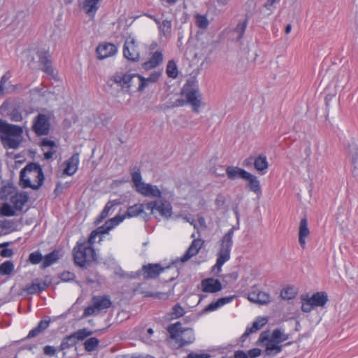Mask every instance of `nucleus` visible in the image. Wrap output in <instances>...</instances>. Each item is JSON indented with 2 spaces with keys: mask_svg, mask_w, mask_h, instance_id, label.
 I'll list each match as a JSON object with an SVG mask.
<instances>
[{
  "mask_svg": "<svg viewBox=\"0 0 358 358\" xmlns=\"http://www.w3.org/2000/svg\"><path fill=\"white\" fill-rule=\"evenodd\" d=\"M60 278L64 282H70L74 280L76 275L71 271H64L61 274Z\"/></svg>",
  "mask_w": 358,
  "mask_h": 358,
  "instance_id": "nucleus-55",
  "label": "nucleus"
},
{
  "mask_svg": "<svg viewBox=\"0 0 358 358\" xmlns=\"http://www.w3.org/2000/svg\"><path fill=\"white\" fill-rule=\"evenodd\" d=\"M97 310L96 308H95V304L93 303V305L88 306L84 310L83 317H87L92 315L95 313V311Z\"/></svg>",
  "mask_w": 358,
  "mask_h": 358,
  "instance_id": "nucleus-61",
  "label": "nucleus"
},
{
  "mask_svg": "<svg viewBox=\"0 0 358 358\" xmlns=\"http://www.w3.org/2000/svg\"><path fill=\"white\" fill-rule=\"evenodd\" d=\"M210 171L217 177H224L227 176V168L223 165H215L211 168Z\"/></svg>",
  "mask_w": 358,
  "mask_h": 358,
  "instance_id": "nucleus-48",
  "label": "nucleus"
},
{
  "mask_svg": "<svg viewBox=\"0 0 358 358\" xmlns=\"http://www.w3.org/2000/svg\"><path fill=\"white\" fill-rule=\"evenodd\" d=\"M262 354V350L259 348H252L248 352V358H256L260 356Z\"/></svg>",
  "mask_w": 358,
  "mask_h": 358,
  "instance_id": "nucleus-62",
  "label": "nucleus"
},
{
  "mask_svg": "<svg viewBox=\"0 0 358 358\" xmlns=\"http://www.w3.org/2000/svg\"><path fill=\"white\" fill-rule=\"evenodd\" d=\"M171 268V266H162L160 264H144L141 270L136 272V275L139 276L143 273V278L145 280L155 279L159 275Z\"/></svg>",
  "mask_w": 358,
  "mask_h": 358,
  "instance_id": "nucleus-8",
  "label": "nucleus"
},
{
  "mask_svg": "<svg viewBox=\"0 0 358 358\" xmlns=\"http://www.w3.org/2000/svg\"><path fill=\"white\" fill-rule=\"evenodd\" d=\"M234 298V295L220 298L217 301H213L210 303H209L207 306L205 307L203 311L204 313L215 311L219 308L223 306L224 305L232 302Z\"/></svg>",
  "mask_w": 358,
  "mask_h": 358,
  "instance_id": "nucleus-24",
  "label": "nucleus"
},
{
  "mask_svg": "<svg viewBox=\"0 0 358 358\" xmlns=\"http://www.w3.org/2000/svg\"><path fill=\"white\" fill-rule=\"evenodd\" d=\"M27 13L24 11H20L17 13L15 19L13 20L11 24L14 28L23 29L24 27L28 25L26 17Z\"/></svg>",
  "mask_w": 358,
  "mask_h": 358,
  "instance_id": "nucleus-36",
  "label": "nucleus"
},
{
  "mask_svg": "<svg viewBox=\"0 0 358 358\" xmlns=\"http://www.w3.org/2000/svg\"><path fill=\"white\" fill-rule=\"evenodd\" d=\"M78 343L73 334L63 338L59 347V350L64 351L75 346Z\"/></svg>",
  "mask_w": 358,
  "mask_h": 358,
  "instance_id": "nucleus-38",
  "label": "nucleus"
},
{
  "mask_svg": "<svg viewBox=\"0 0 358 358\" xmlns=\"http://www.w3.org/2000/svg\"><path fill=\"white\" fill-rule=\"evenodd\" d=\"M73 335L75 336V338L76 339L77 342L79 341H83L87 337L90 336L92 334L91 331H88L86 329H79L73 333H72Z\"/></svg>",
  "mask_w": 358,
  "mask_h": 358,
  "instance_id": "nucleus-46",
  "label": "nucleus"
},
{
  "mask_svg": "<svg viewBox=\"0 0 358 358\" xmlns=\"http://www.w3.org/2000/svg\"><path fill=\"white\" fill-rule=\"evenodd\" d=\"M50 322V319L49 317H46L45 319L41 320L37 326L31 329L27 336L23 340L36 337L49 327Z\"/></svg>",
  "mask_w": 358,
  "mask_h": 358,
  "instance_id": "nucleus-25",
  "label": "nucleus"
},
{
  "mask_svg": "<svg viewBox=\"0 0 358 358\" xmlns=\"http://www.w3.org/2000/svg\"><path fill=\"white\" fill-rule=\"evenodd\" d=\"M136 192L146 197L156 199L161 198L162 196V192L159 187L157 185H154L150 183L145 182L143 186L137 189Z\"/></svg>",
  "mask_w": 358,
  "mask_h": 358,
  "instance_id": "nucleus-14",
  "label": "nucleus"
},
{
  "mask_svg": "<svg viewBox=\"0 0 358 358\" xmlns=\"http://www.w3.org/2000/svg\"><path fill=\"white\" fill-rule=\"evenodd\" d=\"M199 73V69H197L191 73L193 76L187 80L181 90V94L185 96V99H177L173 103V106L180 107L189 104L194 113H199L202 100V94L200 92L199 82L196 79Z\"/></svg>",
  "mask_w": 358,
  "mask_h": 358,
  "instance_id": "nucleus-1",
  "label": "nucleus"
},
{
  "mask_svg": "<svg viewBox=\"0 0 358 358\" xmlns=\"http://www.w3.org/2000/svg\"><path fill=\"white\" fill-rule=\"evenodd\" d=\"M98 58L103 59L114 55L117 52L116 46L110 43H103L99 44L96 49Z\"/></svg>",
  "mask_w": 358,
  "mask_h": 358,
  "instance_id": "nucleus-16",
  "label": "nucleus"
},
{
  "mask_svg": "<svg viewBox=\"0 0 358 358\" xmlns=\"http://www.w3.org/2000/svg\"><path fill=\"white\" fill-rule=\"evenodd\" d=\"M121 203L120 200L115 199L113 201H109L104 206L103 209L101 210V213L107 217L110 211V210L115 206H118Z\"/></svg>",
  "mask_w": 358,
  "mask_h": 358,
  "instance_id": "nucleus-51",
  "label": "nucleus"
},
{
  "mask_svg": "<svg viewBox=\"0 0 358 358\" xmlns=\"http://www.w3.org/2000/svg\"><path fill=\"white\" fill-rule=\"evenodd\" d=\"M97 236H98L96 234V232H95L94 230L92 231V232L90 233V234L89 237H88L87 241L85 240V243L87 245L93 246L94 243H95V239H96V238Z\"/></svg>",
  "mask_w": 358,
  "mask_h": 358,
  "instance_id": "nucleus-63",
  "label": "nucleus"
},
{
  "mask_svg": "<svg viewBox=\"0 0 358 358\" xmlns=\"http://www.w3.org/2000/svg\"><path fill=\"white\" fill-rule=\"evenodd\" d=\"M15 209L11 205L5 203L0 208V214L6 217L14 216L15 215Z\"/></svg>",
  "mask_w": 358,
  "mask_h": 358,
  "instance_id": "nucleus-44",
  "label": "nucleus"
},
{
  "mask_svg": "<svg viewBox=\"0 0 358 358\" xmlns=\"http://www.w3.org/2000/svg\"><path fill=\"white\" fill-rule=\"evenodd\" d=\"M167 331L174 342L176 348H180L192 343L195 340L194 332L192 328H181V323L177 322L168 326Z\"/></svg>",
  "mask_w": 358,
  "mask_h": 358,
  "instance_id": "nucleus-4",
  "label": "nucleus"
},
{
  "mask_svg": "<svg viewBox=\"0 0 358 358\" xmlns=\"http://www.w3.org/2000/svg\"><path fill=\"white\" fill-rule=\"evenodd\" d=\"M297 292L296 289L291 286L284 287L280 292V296L283 299L290 300L295 298Z\"/></svg>",
  "mask_w": 358,
  "mask_h": 358,
  "instance_id": "nucleus-42",
  "label": "nucleus"
},
{
  "mask_svg": "<svg viewBox=\"0 0 358 358\" xmlns=\"http://www.w3.org/2000/svg\"><path fill=\"white\" fill-rule=\"evenodd\" d=\"M244 180L248 182V187L251 192L255 193L258 196L262 194V190L260 182L256 176L248 172Z\"/></svg>",
  "mask_w": 358,
  "mask_h": 358,
  "instance_id": "nucleus-23",
  "label": "nucleus"
},
{
  "mask_svg": "<svg viewBox=\"0 0 358 358\" xmlns=\"http://www.w3.org/2000/svg\"><path fill=\"white\" fill-rule=\"evenodd\" d=\"M15 268L14 264L10 260H7L0 264V275H8Z\"/></svg>",
  "mask_w": 358,
  "mask_h": 358,
  "instance_id": "nucleus-41",
  "label": "nucleus"
},
{
  "mask_svg": "<svg viewBox=\"0 0 358 358\" xmlns=\"http://www.w3.org/2000/svg\"><path fill=\"white\" fill-rule=\"evenodd\" d=\"M309 299L314 306L323 307L328 301V295L325 292H317Z\"/></svg>",
  "mask_w": 358,
  "mask_h": 358,
  "instance_id": "nucleus-34",
  "label": "nucleus"
},
{
  "mask_svg": "<svg viewBox=\"0 0 358 358\" xmlns=\"http://www.w3.org/2000/svg\"><path fill=\"white\" fill-rule=\"evenodd\" d=\"M129 92L131 94L133 89H136L137 92H142L146 88L145 80L143 77L138 73H131V79L129 80Z\"/></svg>",
  "mask_w": 358,
  "mask_h": 358,
  "instance_id": "nucleus-18",
  "label": "nucleus"
},
{
  "mask_svg": "<svg viewBox=\"0 0 358 358\" xmlns=\"http://www.w3.org/2000/svg\"><path fill=\"white\" fill-rule=\"evenodd\" d=\"M29 199L27 192L16 193L10 198V201L14 206L15 210H22L25 203Z\"/></svg>",
  "mask_w": 358,
  "mask_h": 358,
  "instance_id": "nucleus-28",
  "label": "nucleus"
},
{
  "mask_svg": "<svg viewBox=\"0 0 358 358\" xmlns=\"http://www.w3.org/2000/svg\"><path fill=\"white\" fill-rule=\"evenodd\" d=\"M145 208V204L143 203H136L133 206H129L126 213L122 215H115V217H119L120 218H122V222L127 217L131 218L137 217L140 214L143 213L144 212V209Z\"/></svg>",
  "mask_w": 358,
  "mask_h": 358,
  "instance_id": "nucleus-21",
  "label": "nucleus"
},
{
  "mask_svg": "<svg viewBox=\"0 0 358 358\" xmlns=\"http://www.w3.org/2000/svg\"><path fill=\"white\" fill-rule=\"evenodd\" d=\"M50 285V282H47L40 278H35L31 281V283L27 284L22 290L27 294L33 295L45 290Z\"/></svg>",
  "mask_w": 358,
  "mask_h": 358,
  "instance_id": "nucleus-12",
  "label": "nucleus"
},
{
  "mask_svg": "<svg viewBox=\"0 0 358 358\" xmlns=\"http://www.w3.org/2000/svg\"><path fill=\"white\" fill-rule=\"evenodd\" d=\"M124 57L130 61L135 62L139 59V53L136 48L135 41L131 39L127 40L123 48Z\"/></svg>",
  "mask_w": 358,
  "mask_h": 358,
  "instance_id": "nucleus-13",
  "label": "nucleus"
},
{
  "mask_svg": "<svg viewBox=\"0 0 358 358\" xmlns=\"http://www.w3.org/2000/svg\"><path fill=\"white\" fill-rule=\"evenodd\" d=\"M158 28L159 31L163 33V35L165 36L166 34H169L171 31V21L164 20L162 23H159Z\"/></svg>",
  "mask_w": 358,
  "mask_h": 358,
  "instance_id": "nucleus-52",
  "label": "nucleus"
},
{
  "mask_svg": "<svg viewBox=\"0 0 358 358\" xmlns=\"http://www.w3.org/2000/svg\"><path fill=\"white\" fill-rule=\"evenodd\" d=\"M203 243L201 239H194L185 254L180 258V261L182 263L186 262L191 257L196 255L201 249Z\"/></svg>",
  "mask_w": 358,
  "mask_h": 358,
  "instance_id": "nucleus-17",
  "label": "nucleus"
},
{
  "mask_svg": "<svg viewBox=\"0 0 358 358\" xmlns=\"http://www.w3.org/2000/svg\"><path fill=\"white\" fill-rule=\"evenodd\" d=\"M51 124L50 117L43 113L35 116L32 121L31 130L37 136H47L50 134Z\"/></svg>",
  "mask_w": 358,
  "mask_h": 358,
  "instance_id": "nucleus-6",
  "label": "nucleus"
},
{
  "mask_svg": "<svg viewBox=\"0 0 358 358\" xmlns=\"http://www.w3.org/2000/svg\"><path fill=\"white\" fill-rule=\"evenodd\" d=\"M315 307L312 302L310 301V299L308 298L306 301L302 303L301 310L304 313H309L312 310V309Z\"/></svg>",
  "mask_w": 358,
  "mask_h": 358,
  "instance_id": "nucleus-56",
  "label": "nucleus"
},
{
  "mask_svg": "<svg viewBox=\"0 0 358 358\" xmlns=\"http://www.w3.org/2000/svg\"><path fill=\"white\" fill-rule=\"evenodd\" d=\"M273 339L279 341V343H281L289 338V335L283 334L280 329H275L271 336Z\"/></svg>",
  "mask_w": 358,
  "mask_h": 358,
  "instance_id": "nucleus-45",
  "label": "nucleus"
},
{
  "mask_svg": "<svg viewBox=\"0 0 358 358\" xmlns=\"http://www.w3.org/2000/svg\"><path fill=\"white\" fill-rule=\"evenodd\" d=\"M145 209L150 210L151 213H154L156 210L164 217H170L172 214V206L171 203L165 199L159 201H152L145 204Z\"/></svg>",
  "mask_w": 358,
  "mask_h": 358,
  "instance_id": "nucleus-10",
  "label": "nucleus"
},
{
  "mask_svg": "<svg viewBox=\"0 0 358 358\" xmlns=\"http://www.w3.org/2000/svg\"><path fill=\"white\" fill-rule=\"evenodd\" d=\"M159 75L160 73H158L157 72H155L153 73H152L148 78H145L143 77V80H145V83H146V87H148V85H149V83H154L155 82L157 81V80L159 79Z\"/></svg>",
  "mask_w": 358,
  "mask_h": 358,
  "instance_id": "nucleus-58",
  "label": "nucleus"
},
{
  "mask_svg": "<svg viewBox=\"0 0 358 358\" xmlns=\"http://www.w3.org/2000/svg\"><path fill=\"white\" fill-rule=\"evenodd\" d=\"M248 171L238 166H229L227 167V176L230 180L238 178L245 179Z\"/></svg>",
  "mask_w": 358,
  "mask_h": 358,
  "instance_id": "nucleus-26",
  "label": "nucleus"
},
{
  "mask_svg": "<svg viewBox=\"0 0 358 358\" xmlns=\"http://www.w3.org/2000/svg\"><path fill=\"white\" fill-rule=\"evenodd\" d=\"M202 291L208 293H216L222 288L221 282L218 279L208 278L201 280Z\"/></svg>",
  "mask_w": 358,
  "mask_h": 358,
  "instance_id": "nucleus-15",
  "label": "nucleus"
},
{
  "mask_svg": "<svg viewBox=\"0 0 358 358\" xmlns=\"http://www.w3.org/2000/svg\"><path fill=\"white\" fill-rule=\"evenodd\" d=\"M8 115L10 120L13 122H21L23 120L22 112L19 108H14Z\"/></svg>",
  "mask_w": 358,
  "mask_h": 358,
  "instance_id": "nucleus-47",
  "label": "nucleus"
},
{
  "mask_svg": "<svg viewBox=\"0 0 358 358\" xmlns=\"http://www.w3.org/2000/svg\"><path fill=\"white\" fill-rule=\"evenodd\" d=\"M196 25L201 29H206L208 25V21L206 16L197 15L196 16Z\"/></svg>",
  "mask_w": 358,
  "mask_h": 358,
  "instance_id": "nucleus-53",
  "label": "nucleus"
},
{
  "mask_svg": "<svg viewBox=\"0 0 358 358\" xmlns=\"http://www.w3.org/2000/svg\"><path fill=\"white\" fill-rule=\"evenodd\" d=\"M59 259L58 252L53 250L43 258L42 268H45L56 262Z\"/></svg>",
  "mask_w": 358,
  "mask_h": 358,
  "instance_id": "nucleus-39",
  "label": "nucleus"
},
{
  "mask_svg": "<svg viewBox=\"0 0 358 358\" xmlns=\"http://www.w3.org/2000/svg\"><path fill=\"white\" fill-rule=\"evenodd\" d=\"M164 59L163 54L161 51L157 50L151 54L148 61L144 63L145 67H157L159 66Z\"/></svg>",
  "mask_w": 358,
  "mask_h": 358,
  "instance_id": "nucleus-35",
  "label": "nucleus"
},
{
  "mask_svg": "<svg viewBox=\"0 0 358 358\" xmlns=\"http://www.w3.org/2000/svg\"><path fill=\"white\" fill-rule=\"evenodd\" d=\"M129 79H131L130 73H116L112 78L114 83L127 92H129V85H128Z\"/></svg>",
  "mask_w": 358,
  "mask_h": 358,
  "instance_id": "nucleus-22",
  "label": "nucleus"
},
{
  "mask_svg": "<svg viewBox=\"0 0 358 358\" xmlns=\"http://www.w3.org/2000/svg\"><path fill=\"white\" fill-rule=\"evenodd\" d=\"M36 173V177L37 179L44 180V173L42 167L38 163L31 162L26 165L22 169V175L23 176L24 173Z\"/></svg>",
  "mask_w": 358,
  "mask_h": 358,
  "instance_id": "nucleus-29",
  "label": "nucleus"
},
{
  "mask_svg": "<svg viewBox=\"0 0 358 358\" xmlns=\"http://www.w3.org/2000/svg\"><path fill=\"white\" fill-rule=\"evenodd\" d=\"M253 164L255 169L262 175H264L266 173L268 168V162L266 155L262 154L258 155L255 158Z\"/></svg>",
  "mask_w": 358,
  "mask_h": 358,
  "instance_id": "nucleus-30",
  "label": "nucleus"
},
{
  "mask_svg": "<svg viewBox=\"0 0 358 358\" xmlns=\"http://www.w3.org/2000/svg\"><path fill=\"white\" fill-rule=\"evenodd\" d=\"M99 0H84L83 9L88 15H94L99 8Z\"/></svg>",
  "mask_w": 358,
  "mask_h": 358,
  "instance_id": "nucleus-37",
  "label": "nucleus"
},
{
  "mask_svg": "<svg viewBox=\"0 0 358 358\" xmlns=\"http://www.w3.org/2000/svg\"><path fill=\"white\" fill-rule=\"evenodd\" d=\"M99 344V341L96 337H91L87 339L84 343L85 349L87 352H92L96 349Z\"/></svg>",
  "mask_w": 358,
  "mask_h": 358,
  "instance_id": "nucleus-43",
  "label": "nucleus"
},
{
  "mask_svg": "<svg viewBox=\"0 0 358 358\" xmlns=\"http://www.w3.org/2000/svg\"><path fill=\"white\" fill-rule=\"evenodd\" d=\"M72 252L74 263L81 268H87L92 263L99 262L95 249L85 243V238H81L76 242Z\"/></svg>",
  "mask_w": 358,
  "mask_h": 358,
  "instance_id": "nucleus-2",
  "label": "nucleus"
},
{
  "mask_svg": "<svg viewBox=\"0 0 358 358\" xmlns=\"http://www.w3.org/2000/svg\"><path fill=\"white\" fill-rule=\"evenodd\" d=\"M79 162V154L77 152L73 153L71 157L65 162L66 167L64 170V173L67 176H73L78 170Z\"/></svg>",
  "mask_w": 358,
  "mask_h": 358,
  "instance_id": "nucleus-19",
  "label": "nucleus"
},
{
  "mask_svg": "<svg viewBox=\"0 0 358 358\" xmlns=\"http://www.w3.org/2000/svg\"><path fill=\"white\" fill-rule=\"evenodd\" d=\"M26 173H24L23 176H22V170L20 171V186L22 188L29 187V188H31L32 189H35V190L39 189L40 187L43 185L44 180L37 179V183L33 184V183H31L30 178H27Z\"/></svg>",
  "mask_w": 358,
  "mask_h": 358,
  "instance_id": "nucleus-32",
  "label": "nucleus"
},
{
  "mask_svg": "<svg viewBox=\"0 0 358 358\" xmlns=\"http://www.w3.org/2000/svg\"><path fill=\"white\" fill-rule=\"evenodd\" d=\"M226 203V198L225 196L222 194H219L217 195V197L215 200V205L216 206L217 209H221L224 206V205Z\"/></svg>",
  "mask_w": 358,
  "mask_h": 358,
  "instance_id": "nucleus-54",
  "label": "nucleus"
},
{
  "mask_svg": "<svg viewBox=\"0 0 358 358\" xmlns=\"http://www.w3.org/2000/svg\"><path fill=\"white\" fill-rule=\"evenodd\" d=\"M257 342L265 345V352L267 355H275L282 350V346L280 345L279 341L269 336L268 331L262 332Z\"/></svg>",
  "mask_w": 358,
  "mask_h": 358,
  "instance_id": "nucleus-7",
  "label": "nucleus"
},
{
  "mask_svg": "<svg viewBox=\"0 0 358 358\" xmlns=\"http://www.w3.org/2000/svg\"><path fill=\"white\" fill-rule=\"evenodd\" d=\"M43 256L40 251H35L30 253L29 256V261L31 264L36 265L39 264L43 260Z\"/></svg>",
  "mask_w": 358,
  "mask_h": 358,
  "instance_id": "nucleus-50",
  "label": "nucleus"
},
{
  "mask_svg": "<svg viewBox=\"0 0 358 358\" xmlns=\"http://www.w3.org/2000/svg\"><path fill=\"white\" fill-rule=\"evenodd\" d=\"M234 229H229L219 241L216 263L213 268L221 270L222 266L230 259L233 247Z\"/></svg>",
  "mask_w": 358,
  "mask_h": 358,
  "instance_id": "nucleus-5",
  "label": "nucleus"
},
{
  "mask_svg": "<svg viewBox=\"0 0 358 358\" xmlns=\"http://www.w3.org/2000/svg\"><path fill=\"white\" fill-rule=\"evenodd\" d=\"M56 349L52 345H45L43 348V352L49 357L56 356Z\"/></svg>",
  "mask_w": 358,
  "mask_h": 358,
  "instance_id": "nucleus-59",
  "label": "nucleus"
},
{
  "mask_svg": "<svg viewBox=\"0 0 358 358\" xmlns=\"http://www.w3.org/2000/svg\"><path fill=\"white\" fill-rule=\"evenodd\" d=\"M0 132L6 134L1 137L3 145L6 149H17L22 140L23 128L21 126L7 123L0 119Z\"/></svg>",
  "mask_w": 358,
  "mask_h": 358,
  "instance_id": "nucleus-3",
  "label": "nucleus"
},
{
  "mask_svg": "<svg viewBox=\"0 0 358 358\" xmlns=\"http://www.w3.org/2000/svg\"><path fill=\"white\" fill-rule=\"evenodd\" d=\"M93 303L95 304V308L98 311L107 309L111 306V301L107 296H94L92 298Z\"/></svg>",
  "mask_w": 358,
  "mask_h": 358,
  "instance_id": "nucleus-33",
  "label": "nucleus"
},
{
  "mask_svg": "<svg viewBox=\"0 0 358 358\" xmlns=\"http://www.w3.org/2000/svg\"><path fill=\"white\" fill-rule=\"evenodd\" d=\"M309 235L310 230L308 227V220L306 217H304L301 220L299 228V241L302 248H306V239Z\"/></svg>",
  "mask_w": 358,
  "mask_h": 358,
  "instance_id": "nucleus-20",
  "label": "nucleus"
},
{
  "mask_svg": "<svg viewBox=\"0 0 358 358\" xmlns=\"http://www.w3.org/2000/svg\"><path fill=\"white\" fill-rule=\"evenodd\" d=\"M37 59L38 61L35 62L34 57L31 55L30 52H26L23 53L22 57L25 58L27 61L28 66H43L44 67H51L52 66V59L51 55L45 50L38 51L37 52Z\"/></svg>",
  "mask_w": 358,
  "mask_h": 358,
  "instance_id": "nucleus-9",
  "label": "nucleus"
},
{
  "mask_svg": "<svg viewBox=\"0 0 358 358\" xmlns=\"http://www.w3.org/2000/svg\"><path fill=\"white\" fill-rule=\"evenodd\" d=\"M41 147H50V149H54L56 147V143L54 141L48 139L47 138H45L42 139V141L40 143Z\"/></svg>",
  "mask_w": 358,
  "mask_h": 358,
  "instance_id": "nucleus-57",
  "label": "nucleus"
},
{
  "mask_svg": "<svg viewBox=\"0 0 358 358\" xmlns=\"http://www.w3.org/2000/svg\"><path fill=\"white\" fill-rule=\"evenodd\" d=\"M185 314V310L184 308L180 305V303H178L173 306L171 311L169 315L171 319L176 320L182 317Z\"/></svg>",
  "mask_w": 358,
  "mask_h": 358,
  "instance_id": "nucleus-40",
  "label": "nucleus"
},
{
  "mask_svg": "<svg viewBox=\"0 0 358 358\" xmlns=\"http://www.w3.org/2000/svg\"><path fill=\"white\" fill-rule=\"evenodd\" d=\"M267 322L266 318H261V321H255L252 323V326L254 327L255 330L258 331Z\"/></svg>",
  "mask_w": 358,
  "mask_h": 358,
  "instance_id": "nucleus-64",
  "label": "nucleus"
},
{
  "mask_svg": "<svg viewBox=\"0 0 358 358\" xmlns=\"http://www.w3.org/2000/svg\"><path fill=\"white\" fill-rule=\"evenodd\" d=\"M210 355L208 353L198 354L194 352H190L186 358H210Z\"/></svg>",
  "mask_w": 358,
  "mask_h": 358,
  "instance_id": "nucleus-60",
  "label": "nucleus"
},
{
  "mask_svg": "<svg viewBox=\"0 0 358 358\" xmlns=\"http://www.w3.org/2000/svg\"><path fill=\"white\" fill-rule=\"evenodd\" d=\"M121 222H122V218L113 217V218L106 220L103 225L95 229L94 231L99 237V243H101L103 241V236L104 234H108L110 231L115 228Z\"/></svg>",
  "mask_w": 358,
  "mask_h": 358,
  "instance_id": "nucleus-11",
  "label": "nucleus"
},
{
  "mask_svg": "<svg viewBox=\"0 0 358 358\" xmlns=\"http://www.w3.org/2000/svg\"><path fill=\"white\" fill-rule=\"evenodd\" d=\"M248 24V20L245 19L243 22H239L235 29L234 31L238 34L237 37V40L239 41L243 36L245 31L246 29Z\"/></svg>",
  "mask_w": 358,
  "mask_h": 358,
  "instance_id": "nucleus-49",
  "label": "nucleus"
},
{
  "mask_svg": "<svg viewBox=\"0 0 358 358\" xmlns=\"http://www.w3.org/2000/svg\"><path fill=\"white\" fill-rule=\"evenodd\" d=\"M130 174L131 176V180L133 182V187L136 191L138 189L145 183L142 181V175L140 168L134 166L130 169Z\"/></svg>",
  "mask_w": 358,
  "mask_h": 358,
  "instance_id": "nucleus-31",
  "label": "nucleus"
},
{
  "mask_svg": "<svg viewBox=\"0 0 358 358\" xmlns=\"http://www.w3.org/2000/svg\"><path fill=\"white\" fill-rule=\"evenodd\" d=\"M270 298L269 294L262 291L258 292L257 293L255 292H250L248 296L249 301L262 305L268 303L271 301Z\"/></svg>",
  "mask_w": 358,
  "mask_h": 358,
  "instance_id": "nucleus-27",
  "label": "nucleus"
}]
</instances>
